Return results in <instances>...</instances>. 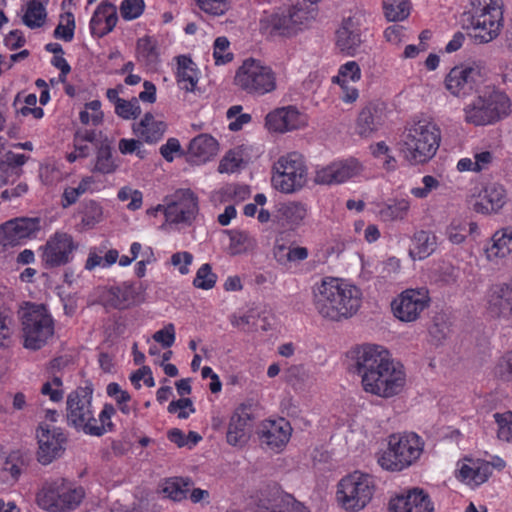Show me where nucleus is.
<instances>
[{
  "label": "nucleus",
  "mask_w": 512,
  "mask_h": 512,
  "mask_svg": "<svg viewBox=\"0 0 512 512\" xmlns=\"http://www.w3.org/2000/svg\"><path fill=\"white\" fill-rule=\"evenodd\" d=\"M362 303V291L347 280L324 277L313 288V304L324 319L339 322L354 316Z\"/></svg>",
  "instance_id": "f257e3e1"
},
{
  "label": "nucleus",
  "mask_w": 512,
  "mask_h": 512,
  "mask_svg": "<svg viewBox=\"0 0 512 512\" xmlns=\"http://www.w3.org/2000/svg\"><path fill=\"white\" fill-rule=\"evenodd\" d=\"M440 141L441 132L437 125L420 120L405 127L401 134L400 151L410 164H424L435 156Z\"/></svg>",
  "instance_id": "f03ea898"
},
{
  "label": "nucleus",
  "mask_w": 512,
  "mask_h": 512,
  "mask_svg": "<svg viewBox=\"0 0 512 512\" xmlns=\"http://www.w3.org/2000/svg\"><path fill=\"white\" fill-rule=\"evenodd\" d=\"M424 443L414 432L394 433L388 437L387 448L378 455L380 467L400 472L414 464L423 452Z\"/></svg>",
  "instance_id": "7ed1b4c3"
},
{
  "label": "nucleus",
  "mask_w": 512,
  "mask_h": 512,
  "mask_svg": "<svg viewBox=\"0 0 512 512\" xmlns=\"http://www.w3.org/2000/svg\"><path fill=\"white\" fill-rule=\"evenodd\" d=\"M509 97L494 87L487 86L470 105L465 108V119L475 126L493 124L510 113Z\"/></svg>",
  "instance_id": "20e7f679"
},
{
  "label": "nucleus",
  "mask_w": 512,
  "mask_h": 512,
  "mask_svg": "<svg viewBox=\"0 0 512 512\" xmlns=\"http://www.w3.org/2000/svg\"><path fill=\"white\" fill-rule=\"evenodd\" d=\"M85 496L81 486L65 478L45 483L36 494L37 505L48 512H67L77 508Z\"/></svg>",
  "instance_id": "39448f33"
},
{
  "label": "nucleus",
  "mask_w": 512,
  "mask_h": 512,
  "mask_svg": "<svg viewBox=\"0 0 512 512\" xmlns=\"http://www.w3.org/2000/svg\"><path fill=\"white\" fill-rule=\"evenodd\" d=\"M375 488L373 476L355 471L339 481L336 499L344 510L357 512L364 509L370 503Z\"/></svg>",
  "instance_id": "423d86ee"
},
{
  "label": "nucleus",
  "mask_w": 512,
  "mask_h": 512,
  "mask_svg": "<svg viewBox=\"0 0 512 512\" xmlns=\"http://www.w3.org/2000/svg\"><path fill=\"white\" fill-rule=\"evenodd\" d=\"M24 346L42 348L54 334V320L44 305H29L22 315Z\"/></svg>",
  "instance_id": "0eeeda50"
},
{
  "label": "nucleus",
  "mask_w": 512,
  "mask_h": 512,
  "mask_svg": "<svg viewBox=\"0 0 512 512\" xmlns=\"http://www.w3.org/2000/svg\"><path fill=\"white\" fill-rule=\"evenodd\" d=\"M93 388L90 386L78 387L67 397V421L77 430L87 435L100 437L102 427L95 425L94 410L92 407Z\"/></svg>",
  "instance_id": "6e6552de"
},
{
  "label": "nucleus",
  "mask_w": 512,
  "mask_h": 512,
  "mask_svg": "<svg viewBox=\"0 0 512 512\" xmlns=\"http://www.w3.org/2000/svg\"><path fill=\"white\" fill-rule=\"evenodd\" d=\"M314 17V9L306 11L302 7L294 6L261 19L260 29L273 37H293L307 27Z\"/></svg>",
  "instance_id": "1a4fd4ad"
},
{
  "label": "nucleus",
  "mask_w": 512,
  "mask_h": 512,
  "mask_svg": "<svg viewBox=\"0 0 512 512\" xmlns=\"http://www.w3.org/2000/svg\"><path fill=\"white\" fill-rule=\"evenodd\" d=\"M348 357L353 361L356 374L361 377L362 386L375 377L378 371H387L393 361L390 352L383 346L364 344L351 349Z\"/></svg>",
  "instance_id": "9d476101"
},
{
  "label": "nucleus",
  "mask_w": 512,
  "mask_h": 512,
  "mask_svg": "<svg viewBox=\"0 0 512 512\" xmlns=\"http://www.w3.org/2000/svg\"><path fill=\"white\" fill-rule=\"evenodd\" d=\"M235 84L248 94L264 95L276 89L275 73L253 58L246 59L236 71Z\"/></svg>",
  "instance_id": "9b49d317"
},
{
  "label": "nucleus",
  "mask_w": 512,
  "mask_h": 512,
  "mask_svg": "<svg viewBox=\"0 0 512 512\" xmlns=\"http://www.w3.org/2000/svg\"><path fill=\"white\" fill-rule=\"evenodd\" d=\"M274 170L273 185L283 193L296 192L307 182V166L303 156L297 152L280 157L274 164Z\"/></svg>",
  "instance_id": "f8f14e48"
},
{
  "label": "nucleus",
  "mask_w": 512,
  "mask_h": 512,
  "mask_svg": "<svg viewBox=\"0 0 512 512\" xmlns=\"http://www.w3.org/2000/svg\"><path fill=\"white\" fill-rule=\"evenodd\" d=\"M471 24L480 30L475 37L481 42H490L499 33L503 21L502 0H472Z\"/></svg>",
  "instance_id": "ddd939ff"
},
{
  "label": "nucleus",
  "mask_w": 512,
  "mask_h": 512,
  "mask_svg": "<svg viewBox=\"0 0 512 512\" xmlns=\"http://www.w3.org/2000/svg\"><path fill=\"white\" fill-rule=\"evenodd\" d=\"M41 229L39 217H17L0 225V246L3 252L23 245L27 239L35 238Z\"/></svg>",
  "instance_id": "4468645a"
},
{
  "label": "nucleus",
  "mask_w": 512,
  "mask_h": 512,
  "mask_svg": "<svg viewBox=\"0 0 512 512\" xmlns=\"http://www.w3.org/2000/svg\"><path fill=\"white\" fill-rule=\"evenodd\" d=\"M386 370L378 371L370 382H366L362 386L364 391L382 398L399 394L406 383L404 366L393 360Z\"/></svg>",
  "instance_id": "2eb2a0df"
},
{
  "label": "nucleus",
  "mask_w": 512,
  "mask_h": 512,
  "mask_svg": "<svg viewBox=\"0 0 512 512\" xmlns=\"http://www.w3.org/2000/svg\"><path fill=\"white\" fill-rule=\"evenodd\" d=\"M101 299L106 307L125 310L145 300V289L139 282L114 283L104 288Z\"/></svg>",
  "instance_id": "dca6fc26"
},
{
  "label": "nucleus",
  "mask_w": 512,
  "mask_h": 512,
  "mask_svg": "<svg viewBox=\"0 0 512 512\" xmlns=\"http://www.w3.org/2000/svg\"><path fill=\"white\" fill-rule=\"evenodd\" d=\"M426 288H410L401 292L391 303L394 316L402 322L416 321L430 304Z\"/></svg>",
  "instance_id": "f3484780"
},
{
  "label": "nucleus",
  "mask_w": 512,
  "mask_h": 512,
  "mask_svg": "<svg viewBox=\"0 0 512 512\" xmlns=\"http://www.w3.org/2000/svg\"><path fill=\"white\" fill-rule=\"evenodd\" d=\"M164 215L171 223L190 224L198 213V197L190 189H178L165 198Z\"/></svg>",
  "instance_id": "a211bd4d"
},
{
  "label": "nucleus",
  "mask_w": 512,
  "mask_h": 512,
  "mask_svg": "<svg viewBox=\"0 0 512 512\" xmlns=\"http://www.w3.org/2000/svg\"><path fill=\"white\" fill-rule=\"evenodd\" d=\"M484 79V69L478 64L455 66L445 78V87L457 97L475 91Z\"/></svg>",
  "instance_id": "6ab92c4d"
},
{
  "label": "nucleus",
  "mask_w": 512,
  "mask_h": 512,
  "mask_svg": "<svg viewBox=\"0 0 512 512\" xmlns=\"http://www.w3.org/2000/svg\"><path fill=\"white\" fill-rule=\"evenodd\" d=\"M292 427L283 417L277 419H264L257 428L260 444L274 453L282 452L290 441Z\"/></svg>",
  "instance_id": "aec40b11"
},
{
  "label": "nucleus",
  "mask_w": 512,
  "mask_h": 512,
  "mask_svg": "<svg viewBox=\"0 0 512 512\" xmlns=\"http://www.w3.org/2000/svg\"><path fill=\"white\" fill-rule=\"evenodd\" d=\"M390 512H434V503L424 489L413 487L404 489L389 501Z\"/></svg>",
  "instance_id": "412c9836"
},
{
  "label": "nucleus",
  "mask_w": 512,
  "mask_h": 512,
  "mask_svg": "<svg viewBox=\"0 0 512 512\" xmlns=\"http://www.w3.org/2000/svg\"><path fill=\"white\" fill-rule=\"evenodd\" d=\"M37 439L39 445L37 459L43 465L50 464L64 450L63 445L66 437L58 428L40 425L37 430Z\"/></svg>",
  "instance_id": "4be33fe9"
},
{
  "label": "nucleus",
  "mask_w": 512,
  "mask_h": 512,
  "mask_svg": "<svg viewBox=\"0 0 512 512\" xmlns=\"http://www.w3.org/2000/svg\"><path fill=\"white\" fill-rule=\"evenodd\" d=\"M253 419L249 406L239 405L229 420L226 433L227 443L232 446L244 445L250 437Z\"/></svg>",
  "instance_id": "5701e85b"
},
{
  "label": "nucleus",
  "mask_w": 512,
  "mask_h": 512,
  "mask_svg": "<svg viewBox=\"0 0 512 512\" xmlns=\"http://www.w3.org/2000/svg\"><path fill=\"white\" fill-rule=\"evenodd\" d=\"M488 312L495 317H509L512 307V283L491 285L485 295Z\"/></svg>",
  "instance_id": "b1692460"
},
{
  "label": "nucleus",
  "mask_w": 512,
  "mask_h": 512,
  "mask_svg": "<svg viewBox=\"0 0 512 512\" xmlns=\"http://www.w3.org/2000/svg\"><path fill=\"white\" fill-rule=\"evenodd\" d=\"M360 165L356 160L332 163L317 171L315 182L318 184L342 183L359 173Z\"/></svg>",
  "instance_id": "393cba45"
},
{
  "label": "nucleus",
  "mask_w": 512,
  "mask_h": 512,
  "mask_svg": "<svg viewBox=\"0 0 512 512\" xmlns=\"http://www.w3.org/2000/svg\"><path fill=\"white\" fill-rule=\"evenodd\" d=\"M304 121L292 106L278 108L266 116V127L270 131L284 133L301 127Z\"/></svg>",
  "instance_id": "a878e982"
},
{
  "label": "nucleus",
  "mask_w": 512,
  "mask_h": 512,
  "mask_svg": "<svg viewBox=\"0 0 512 512\" xmlns=\"http://www.w3.org/2000/svg\"><path fill=\"white\" fill-rule=\"evenodd\" d=\"M383 103H369L359 113L357 119V133L361 137H368L376 132L385 122L386 112Z\"/></svg>",
  "instance_id": "bb28decb"
},
{
  "label": "nucleus",
  "mask_w": 512,
  "mask_h": 512,
  "mask_svg": "<svg viewBox=\"0 0 512 512\" xmlns=\"http://www.w3.org/2000/svg\"><path fill=\"white\" fill-rule=\"evenodd\" d=\"M117 20L116 6L110 2H103L97 7L91 18V33L101 38L113 30Z\"/></svg>",
  "instance_id": "cd10ccee"
},
{
  "label": "nucleus",
  "mask_w": 512,
  "mask_h": 512,
  "mask_svg": "<svg viewBox=\"0 0 512 512\" xmlns=\"http://www.w3.org/2000/svg\"><path fill=\"white\" fill-rule=\"evenodd\" d=\"M218 151V141L206 133L194 137L188 147V154L191 158H195L196 163H204L210 160L217 155Z\"/></svg>",
  "instance_id": "c85d7f7f"
},
{
  "label": "nucleus",
  "mask_w": 512,
  "mask_h": 512,
  "mask_svg": "<svg viewBox=\"0 0 512 512\" xmlns=\"http://www.w3.org/2000/svg\"><path fill=\"white\" fill-rule=\"evenodd\" d=\"M336 37L337 47L347 55H353L361 44L360 33L350 17L343 20L341 27L336 32Z\"/></svg>",
  "instance_id": "c756f323"
},
{
  "label": "nucleus",
  "mask_w": 512,
  "mask_h": 512,
  "mask_svg": "<svg viewBox=\"0 0 512 512\" xmlns=\"http://www.w3.org/2000/svg\"><path fill=\"white\" fill-rule=\"evenodd\" d=\"M166 128V123L155 120L150 112L146 113L139 123L133 124V132L147 143L158 142L164 135Z\"/></svg>",
  "instance_id": "7c9ffc66"
},
{
  "label": "nucleus",
  "mask_w": 512,
  "mask_h": 512,
  "mask_svg": "<svg viewBox=\"0 0 512 512\" xmlns=\"http://www.w3.org/2000/svg\"><path fill=\"white\" fill-rule=\"evenodd\" d=\"M505 189L502 185L492 183L485 187L481 201L474 204V209L481 213L499 211L505 204Z\"/></svg>",
  "instance_id": "2f4dec72"
},
{
  "label": "nucleus",
  "mask_w": 512,
  "mask_h": 512,
  "mask_svg": "<svg viewBox=\"0 0 512 512\" xmlns=\"http://www.w3.org/2000/svg\"><path fill=\"white\" fill-rule=\"evenodd\" d=\"M469 463H465L459 470V476L463 481L468 484L479 486L485 483L491 474V467L487 460L483 459H468Z\"/></svg>",
  "instance_id": "473e14b6"
},
{
  "label": "nucleus",
  "mask_w": 512,
  "mask_h": 512,
  "mask_svg": "<svg viewBox=\"0 0 512 512\" xmlns=\"http://www.w3.org/2000/svg\"><path fill=\"white\" fill-rule=\"evenodd\" d=\"M177 80L179 83H184L182 87L188 92L195 90L198 83V70L196 64L192 59L186 55L177 57Z\"/></svg>",
  "instance_id": "72a5a7b5"
},
{
  "label": "nucleus",
  "mask_w": 512,
  "mask_h": 512,
  "mask_svg": "<svg viewBox=\"0 0 512 512\" xmlns=\"http://www.w3.org/2000/svg\"><path fill=\"white\" fill-rule=\"evenodd\" d=\"M192 486L193 481L189 477H170L163 482L161 491L169 499L181 501L187 498Z\"/></svg>",
  "instance_id": "f704fd0d"
},
{
  "label": "nucleus",
  "mask_w": 512,
  "mask_h": 512,
  "mask_svg": "<svg viewBox=\"0 0 512 512\" xmlns=\"http://www.w3.org/2000/svg\"><path fill=\"white\" fill-rule=\"evenodd\" d=\"M77 246L67 233L57 232L45 246V256H68Z\"/></svg>",
  "instance_id": "c9c22d12"
},
{
  "label": "nucleus",
  "mask_w": 512,
  "mask_h": 512,
  "mask_svg": "<svg viewBox=\"0 0 512 512\" xmlns=\"http://www.w3.org/2000/svg\"><path fill=\"white\" fill-rule=\"evenodd\" d=\"M492 246L486 250L488 256H507L512 254V227L496 231L492 236Z\"/></svg>",
  "instance_id": "e433bc0d"
},
{
  "label": "nucleus",
  "mask_w": 512,
  "mask_h": 512,
  "mask_svg": "<svg viewBox=\"0 0 512 512\" xmlns=\"http://www.w3.org/2000/svg\"><path fill=\"white\" fill-rule=\"evenodd\" d=\"M107 395L114 399L117 408L126 416L136 412V406L131 403V395L128 391L123 390L116 382H111L106 387Z\"/></svg>",
  "instance_id": "4c0bfd02"
},
{
  "label": "nucleus",
  "mask_w": 512,
  "mask_h": 512,
  "mask_svg": "<svg viewBox=\"0 0 512 512\" xmlns=\"http://www.w3.org/2000/svg\"><path fill=\"white\" fill-rule=\"evenodd\" d=\"M46 16V9L42 2L31 0L27 3V10L22 20L27 27L35 29L44 25Z\"/></svg>",
  "instance_id": "58836bf2"
},
{
  "label": "nucleus",
  "mask_w": 512,
  "mask_h": 512,
  "mask_svg": "<svg viewBox=\"0 0 512 512\" xmlns=\"http://www.w3.org/2000/svg\"><path fill=\"white\" fill-rule=\"evenodd\" d=\"M274 256H307L308 250L305 247L296 246L288 235L280 234L274 243Z\"/></svg>",
  "instance_id": "ea45409f"
},
{
  "label": "nucleus",
  "mask_w": 512,
  "mask_h": 512,
  "mask_svg": "<svg viewBox=\"0 0 512 512\" xmlns=\"http://www.w3.org/2000/svg\"><path fill=\"white\" fill-rule=\"evenodd\" d=\"M16 323L10 310L0 307V348L10 345Z\"/></svg>",
  "instance_id": "a19ab883"
},
{
  "label": "nucleus",
  "mask_w": 512,
  "mask_h": 512,
  "mask_svg": "<svg viewBox=\"0 0 512 512\" xmlns=\"http://www.w3.org/2000/svg\"><path fill=\"white\" fill-rule=\"evenodd\" d=\"M409 207L410 203L405 199L394 200L385 204L379 210V215L384 221L401 220L407 215Z\"/></svg>",
  "instance_id": "79ce46f5"
},
{
  "label": "nucleus",
  "mask_w": 512,
  "mask_h": 512,
  "mask_svg": "<svg viewBox=\"0 0 512 512\" xmlns=\"http://www.w3.org/2000/svg\"><path fill=\"white\" fill-rule=\"evenodd\" d=\"M383 8L387 20L392 22L402 21L410 14L407 0H384Z\"/></svg>",
  "instance_id": "37998d69"
},
{
  "label": "nucleus",
  "mask_w": 512,
  "mask_h": 512,
  "mask_svg": "<svg viewBox=\"0 0 512 512\" xmlns=\"http://www.w3.org/2000/svg\"><path fill=\"white\" fill-rule=\"evenodd\" d=\"M118 167L112 157V149L109 144H101L97 151L96 163L93 171L102 174L113 173Z\"/></svg>",
  "instance_id": "c03bdc74"
},
{
  "label": "nucleus",
  "mask_w": 512,
  "mask_h": 512,
  "mask_svg": "<svg viewBox=\"0 0 512 512\" xmlns=\"http://www.w3.org/2000/svg\"><path fill=\"white\" fill-rule=\"evenodd\" d=\"M137 56L147 66H153L158 62L156 44L150 36H145L137 41Z\"/></svg>",
  "instance_id": "a18cd8bd"
},
{
  "label": "nucleus",
  "mask_w": 512,
  "mask_h": 512,
  "mask_svg": "<svg viewBox=\"0 0 512 512\" xmlns=\"http://www.w3.org/2000/svg\"><path fill=\"white\" fill-rule=\"evenodd\" d=\"M414 243L416 246V251H410L409 256H414V254H426L430 256L435 252L436 249V237L435 235L427 232V231H419L414 235Z\"/></svg>",
  "instance_id": "49530a36"
},
{
  "label": "nucleus",
  "mask_w": 512,
  "mask_h": 512,
  "mask_svg": "<svg viewBox=\"0 0 512 512\" xmlns=\"http://www.w3.org/2000/svg\"><path fill=\"white\" fill-rule=\"evenodd\" d=\"M493 418L497 425V438L500 441L512 443V412L494 413Z\"/></svg>",
  "instance_id": "de8ad7c7"
},
{
  "label": "nucleus",
  "mask_w": 512,
  "mask_h": 512,
  "mask_svg": "<svg viewBox=\"0 0 512 512\" xmlns=\"http://www.w3.org/2000/svg\"><path fill=\"white\" fill-rule=\"evenodd\" d=\"M361 78V69L357 62L349 61L342 65L338 75L333 78V82L341 87H346L349 81L356 82Z\"/></svg>",
  "instance_id": "09e8293b"
},
{
  "label": "nucleus",
  "mask_w": 512,
  "mask_h": 512,
  "mask_svg": "<svg viewBox=\"0 0 512 512\" xmlns=\"http://www.w3.org/2000/svg\"><path fill=\"white\" fill-rule=\"evenodd\" d=\"M28 157L25 154H16L9 151L5 154V160L0 163L1 171H11V176L19 178L22 173V166L27 162Z\"/></svg>",
  "instance_id": "8fccbe9b"
},
{
  "label": "nucleus",
  "mask_w": 512,
  "mask_h": 512,
  "mask_svg": "<svg viewBox=\"0 0 512 512\" xmlns=\"http://www.w3.org/2000/svg\"><path fill=\"white\" fill-rule=\"evenodd\" d=\"M94 183V179L90 176L84 177L77 187H68L63 193L62 206L64 208L76 203L78 198L84 194L91 184Z\"/></svg>",
  "instance_id": "3c124183"
},
{
  "label": "nucleus",
  "mask_w": 512,
  "mask_h": 512,
  "mask_svg": "<svg viewBox=\"0 0 512 512\" xmlns=\"http://www.w3.org/2000/svg\"><path fill=\"white\" fill-rule=\"evenodd\" d=\"M217 281V275L212 272L209 264H203L197 271L193 280V285L196 288L209 290L212 289Z\"/></svg>",
  "instance_id": "603ef678"
},
{
  "label": "nucleus",
  "mask_w": 512,
  "mask_h": 512,
  "mask_svg": "<svg viewBox=\"0 0 512 512\" xmlns=\"http://www.w3.org/2000/svg\"><path fill=\"white\" fill-rule=\"evenodd\" d=\"M41 394L47 396L52 402L58 403L63 400L64 389L63 381L60 377L54 376L46 381L40 390Z\"/></svg>",
  "instance_id": "864d4df0"
},
{
  "label": "nucleus",
  "mask_w": 512,
  "mask_h": 512,
  "mask_svg": "<svg viewBox=\"0 0 512 512\" xmlns=\"http://www.w3.org/2000/svg\"><path fill=\"white\" fill-rule=\"evenodd\" d=\"M230 240L232 254L249 253L254 247V240L245 232L234 231Z\"/></svg>",
  "instance_id": "5fc2aeb1"
},
{
  "label": "nucleus",
  "mask_w": 512,
  "mask_h": 512,
  "mask_svg": "<svg viewBox=\"0 0 512 512\" xmlns=\"http://www.w3.org/2000/svg\"><path fill=\"white\" fill-rule=\"evenodd\" d=\"M116 414V408L110 404L105 403L102 410L99 413L98 419L95 418V426L103 429V432L100 434V437L103 436L107 432H112L115 429V425L112 422V417ZM91 425L94 423L91 422Z\"/></svg>",
  "instance_id": "6e6d98bb"
},
{
  "label": "nucleus",
  "mask_w": 512,
  "mask_h": 512,
  "mask_svg": "<svg viewBox=\"0 0 512 512\" xmlns=\"http://www.w3.org/2000/svg\"><path fill=\"white\" fill-rule=\"evenodd\" d=\"M198 7L205 13L221 16L230 8L229 0H195Z\"/></svg>",
  "instance_id": "4d7b16f0"
},
{
  "label": "nucleus",
  "mask_w": 512,
  "mask_h": 512,
  "mask_svg": "<svg viewBox=\"0 0 512 512\" xmlns=\"http://www.w3.org/2000/svg\"><path fill=\"white\" fill-rule=\"evenodd\" d=\"M102 215L101 206L97 202L90 200L84 204L82 223L92 228L102 220Z\"/></svg>",
  "instance_id": "13d9d810"
},
{
  "label": "nucleus",
  "mask_w": 512,
  "mask_h": 512,
  "mask_svg": "<svg viewBox=\"0 0 512 512\" xmlns=\"http://www.w3.org/2000/svg\"><path fill=\"white\" fill-rule=\"evenodd\" d=\"M137 258H87L85 268L87 270H94L95 268H110L113 264L118 262L122 267L129 266Z\"/></svg>",
  "instance_id": "bf43d9fd"
},
{
  "label": "nucleus",
  "mask_w": 512,
  "mask_h": 512,
  "mask_svg": "<svg viewBox=\"0 0 512 512\" xmlns=\"http://www.w3.org/2000/svg\"><path fill=\"white\" fill-rule=\"evenodd\" d=\"M62 19H66V25L61 22L57 25L54 30V37L62 39L66 42H70L74 37L75 20L74 15L71 12H66L61 15Z\"/></svg>",
  "instance_id": "052dcab7"
},
{
  "label": "nucleus",
  "mask_w": 512,
  "mask_h": 512,
  "mask_svg": "<svg viewBox=\"0 0 512 512\" xmlns=\"http://www.w3.org/2000/svg\"><path fill=\"white\" fill-rule=\"evenodd\" d=\"M450 332V323L444 318V316H436L429 328L430 336L437 343L445 340L449 336Z\"/></svg>",
  "instance_id": "680f3d73"
},
{
  "label": "nucleus",
  "mask_w": 512,
  "mask_h": 512,
  "mask_svg": "<svg viewBox=\"0 0 512 512\" xmlns=\"http://www.w3.org/2000/svg\"><path fill=\"white\" fill-rule=\"evenodd\" d=\"M230 42L226 37H218L214 41L213 56L216 65L226 64L233 59L231 52H226L229 48Z\"/></svg>",
  "instance_id": "e2e57ef3"
},
{
  "label": "nucleus",
  "mask_w": 512,
  "mask_h": 512,
  "mask_svg": "<svg viewBox=\"0 0 512 512\" xmlns=\"http://www.w3.org/2000/svg\"><path fill=\"white\" fill-rule=\"evenodd\" d=\"M494 373L504 382H512V350L506 352L497 362Z\"/></svg>",
  "instance_id": "0e129e2a"
},
{
  "label": "nucleus",
  "mask_w": 512,
  "mask_h": 512,
  "mask_svg": "<svg viewBox=\"0 0 512 512\" xmlns=\"http://www.w3.org/2000/svg\"><path fill=\"white\" fill-rule=\"evenodd\" d=\"M115 113L123 119H136L141 114V108L137 99L131 101L119 100V104L115 107Z\"/></svg>",
  "instance_id": "69168bd1"
},
{
  "label": "nucleus",
  "mask_w": 512,
  "mask_h": 512,
  "mask_svg": "<svg viewBox=\"0 0 512 512\" xmlns=\"http://www.w3.org/2000/svg\"><path fill=\"white\" fill-rule=\"evenodd\" d=\"M144 0H124L120 6L121 16L125 20L138 18L144 11Z\"/></svg>",
  "instance_id": "338daca9"
},
{
  "label": "nucleus",
  "mask_w": 512,
  "mask_h": 512,
  "mask_svg": "<svg viewBox=\"0 0 512 512\" xmlns=\"http://www.w3.org/2000/svg\"><path fill=\"white\" fill-rule=\"evenodd\" d=\"M153 339L163 348H170L175 343L176 332L173 323L166 324L162 329L153 334Z\"/></svg>",
  "instance_id": "774afa93"
}]
</instances>
